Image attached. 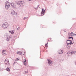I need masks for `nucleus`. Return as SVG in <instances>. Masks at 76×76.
Masks as SVG:
<instances>
[{"instance_id":"5","label":"nucleus","mask_w":76,"mask_h":76,"mask_svg":"<svg viewBox=\"0 0 76 76\" xmlns=\"http://www.w3.org/2000/svg\"><path fill=\"white\" fill-rule=\"evenodd\" d=\"M48 63L49 64V65H50V66H52L53 63V61L50 59H48Z\"/></svg>"},{"instance_id":"12","label":"nucleus","mask_w":76,"mask_h":76,"mask_svg":"<svg viewBox=\"0 0 76 76\" xmlns=\"http://www.w3.org/2000/svg\"><path fill=\"white\" fill-rule=\"evenodd\" d=\"M4 62L5 63H9V60H7V59H6L5 60Z\"/></svg>"},{"instance_id":"6","label":"nucleus","mask_w":76,"mask_h":76,"mask_svg":"<svg viewBox=\"0 0 76 76\" xmlns=\"http://www.w3.org/2000/svg\"><path fill=\"white\" fill-rule=\"evenodd\" d=\"M45 9L44 10V8L42 9V12H41V15L42 16H43L44 15V14L45 13Z\"/></svg>"},{"instance_id":"25","label":"nucleus","mask_w":76,"mask_h":76,"mask_svg":"<svg viewBox=\"0 0 76 76\" xmlns=\"http://www.w3.org/2000/svg\"><path fill=\"white\" fill-rule=\"evenodd\" d=\"M26 72V73H28V71H25Z\"/></svg>"},{"instance_id":"13","label":"nucleus","mask_w":76,"mask_h":76,"mask_svg":"<svg viewBox=\"0 0 76 76\" xmlns=\"http://www.w3.org/2000/svg\"><path fill=\"white\" fill-rule=\"evenodd\" d=\"M23 63H24V64L25 66H26V60H25V61H24Z\"/></svg>"},{"instance_id":"30","label":"nucleus","mask_w":76,"mask_h":76,"mask_svg":"<svg viewBox=\"0 0 76 76\" xmlns=\"http://www.w3.org/2000/svg\"><path fill=\"white\" fill-rule=\"evenodd\" d=\"M9 38H10V39L11 38V37H9Z\"/></svg>"},{"instance_id":"16","label":"nucleus","mask_w":76,"mask_h":76,"mask_svg":"<svg viewBox=\"0 0 76 76\" xmlns=\"http://www.w3.org/2000/svg\"><path fill=\"white\" fill-rule=\"evenodd\" d=\"M48 42H47L46 44H45V46L46 47H48Z\"/></svg>"},{"instance_id":"34","label":"nucleus","mask_w":76,"mask_h":76,"mask_svg":"<svg viewBox=\"0 0 76 76\" xmlns=\"http://www.w3.org/2000/svg\"><path fill=\"white\" fill-rule=\"evenodd\" d=\"M15 64V62L14 63V64Z\"/></svg>"},{"instance_id":"31","label":"nucleus","mask_w":76,"mask_h":76,"mask_svg":"<svg viewBox=\"0 0 76 76\" xmlns=\"http://www.w3.org/2000/svg\"><path fill=\"white\" fill-rule=\"evenodd\" d=\"M74 35H75V36H76V34H74Z\"/></svg>"},{"instance_id":"11","label":"nucleus","mask_w":76,"mask_h":76,"mask_svg":"<svg viewBox=\"0 0 76 76\" xmlns=\"http://www.w3.org/2000/svg\"><path fill=\"white\" fill-rule=\"evenodd\" d=\"M17 53L20 55H21V54H22V52L21 51H19Z\"/></svg>"},{"instance_id":"20","label":"nucleus","mask_w":76,"mask_h":76,"mask_svg":"<svg viewBox=\"0 0 76 76\" xmlns=\"http://www.w3.org/2000/svg\"><path fill=\"white\" fill-rule=\"evenodd\" d=\"M19 59L18 58H17L15 59V61H18V60H19Z\"/></svg>"},{"instance_id":"38","label":"nucleus","mask_w":76,"mask_h":76,"mask_svg":"<svg viewBox=\"0 0 76 76\" xmlns=\"http://www.w3.org/2000/svg\"><path fill=\"white\" fill-rule=\"evenodd\" d=\"M29 1H31V0H28Z\"/></svg>"},{"instance_id":"17","label":"nucleus","mask_w":76,"mask_h":76,"mask_svg":"<svg viewBox=\"0 0 76 76\" xmlns=\"http://www.w3.org/2000/svg\"><path fill=\"white\" fill-rule=\"evenodd\" d=\"M3 51L2 52V53L3 54H6V53L5 52L6 51L5 50H3Z\"/></svg>"},{"instance_id":"2","label":"nucleus","mask_w":76,"mask_h":76,"mask_svg":"<svg viewBox=\"0 0 76 76\" xmlns=\"http://www.w3.org/2000/svg\"><path fill=\"white\" fill-rule=\"evenodd\" d=\"M6 9H8L10 7V3L8 1H7L5 4Z\"/></svg>"},{"instance_id":"10","label":"nucleus","mask_w":76,"mask_h":76,"mask_svg":"<svg viewBox=\"0 0 76 76\" xmlns=\"http://www.w3.org/2000/svg\"><path fill=\"white\" fill-rule=\"evenodd\" d=\"M11 13L12 15H15V14L16 13V12H15V11H14V10H13L12 12H11Z\"/></svg>"},{"instance_id":"18","label":"nucleus","mask_w":76,"mask_h":76,"mask_svg":"<svg viewBox=\"0 0 76 76\" xmlns=\"http://www.w3.org/2000/svg\"><path fill=\"white\" fill-rule=\"evenodd\" d=\"M9 40H10V39H9V38L7 37V41H9Z\"/></svg>"},{"instance_id":"7","label":"nucleus","mask_w":76,"mask_h":76,"mask_svg":"<svg viewBox=\"0 0 76 76\" xmlns=\"http://www.w3.org/2000/svg\"><path fill=\"white\" fill-rule=\"evenodd\" d=\"M67 41H69V42L70 41L69 43H68V45H71V44H73V42H72V40H67Z\"/></svg>"},{"instance_id":"26","label":"nucleus","mask_w":76,"mask_h":76,"mask_svg":"<svg viewBox=\"0 0 76 76\" xmlns=\"http://www.w3.org/2000/svg\"><path fill=\"white\" fill-rule=\"evenodd\" d=\"M74 34H72V36H74Z\"/></svg>"},{"instance_id":"29","label":"nucleus","mask_w":76,"mask_h":76,"mask_svg":"<svg viewBox=\"0 0 76 76\" xmlns=\"http://www.w3.org/2000/svg\"><path fill=\"white\" fill-rule=\"evenodd\" d=\"M35 9H38V8H37H37H35Z\"/></svg>"},{"instance_id":"32","label":"nucleus","mask_w":76,"mask_h":76,"mask_svg":"<svg viewBox=\"0 0 76 76\" xmlns=\"http://www.w3.org/2000/svg\"><path fill=\"white\" fill-rule=\"evenodd\" d=\"M22 54H23V55H24V54H25V53H22Z\"/></svg>"},{"instance_id":"4","label":"nucleus","mask_w":76,"mask_h":76,"mask_svg":"<svg viewBox=\"0 0 76 76\" xmlns=\"http://www.w3.org/2000/svg\"><path fill=\"white\" fill-rule=\"evenodd\" d=\"M76 52H75L73 51L72 52H68L66 53L67 55V56H71L73 54H75Z\"/></svg>"},{"instance_id":"19","label":"nucleus","mask_w":76,"mask_h":76,"mask_svg":"<svg viewBox=\"0 0 76 76\" xmlns=\"http://www.w3.org/2000/svg\"><path fill=\"white\" fill-rule=\"evenodd\" d=\"M68 43H70V41L69 42L68 41H67V40L66 41V44L67 45H68L69 44Z\"/></svg>"},{"instance_id":"27","label":"nucleus","mask_w":76,"mask_h":76,"mask_svg":"<svg viewBox=\"0 0 76 76\" xmlns=\"http://www.w3.org/2000/svg\"><path fill=\"white\" fill-rule=\"evenodd\" d=\"M5 64L6 65L7 64V62H5Z\"/></svg>"},{"instance_id":"28","label":"nucleus","mask_w":76,"mask_h":76,"mask_svg":"<svg viewBox=\"0 0 76 76\" xmlns=\"http://www.w3.org/2000/svg\"><path fill=\"white\" fill-rule=\"evenodd\" d=\"M72 40H73V37H72V38H71Z\"/></svg>"},{"instance_id":"41","label":"nucleus","mask_w":76,"mask_h":76,"mask_svg":"<svg viewBox=\"0 0 76 76\" xmlns=\"http://www.w3.org/2000/svg\"><path fill=\"white\" fill-rule=\"evenodd\" d=\"M53 23H54V22H53Z\"/></svg>"},{"instance_id":"39","label":"nucleus","mask_w":76,"mask_h":76,"mask_svg":"<svg viewBox=\"0 0 76 76\" xmlns=\"http://www.w3.org/2000/svg\"><path fill=\"white\" fill-rule=\"evenodd\" d=\"M38 7H37V8H38Z\"/></svg>"},{"instance_id":"40","label":"nucleus","mask_w":76,"mask_h":76,"mask_svg":"<svg viewBox=\"0 0 76 76\" xmlns=\"http://www.w3.org/2000/svg\"><path fill=\"white\" fill-rule=\"evenodd\" d=\"M64 32H66L65 31H64Z\"/></svg>"},{"instance_id":"35","label":"nucleus","mask_w":76,"mask_h":76,"mask_svg":"<svg viewBox=\"0 0 76 76\" xmlns=\"http://www.w3.org/2000/svg\"><path fill=\"white\" fill-rule=\"evenodd\" d=\"M69 37H70V34H69Z\"/></svg>"},{"instance_id":"22","label":"nucleus","mask_w":76,"mask_h":76,"mask_svg":"<svg viewBox=\"0 0 76 76\" xmlns=\"http://www.w3.org/2000/svg\"><path fill=\"white\" fill-rule=\"evenodd\" d=\"M19 28H20V27H18L17 28V30H19Z\"/></svg>"},{"instance_id":"36","label":"nucleus","mask_w":76,"mask_h":76,"mask_svg":"<svg viewBox=\"0 0 76 76\" xmlns=\"http://www.w3.org/2000/svg\"><path fill=\"white\" fill-rule=\"evenodd\" d=\"M39 5H38L37 7H39Z\"/></svg>"},{"instance_id":"8","label":"nucleus","mask_w":76,"mask_h":76,"mask_svg":"<svg viewBox=\"0 0 76 76\" xmlns=\"http://www.w3.org/2000/svg\"><path fill=\"white\" fill-rule=\"evenodd\" d=\"M58 53L59 54H62L63 53V52L62 51V50H60L58 51Z\"/></svg>"},{"instance_id":"15","label":"nucleus","mask_w":76,"mask_h":76,"mask_svg":"<svg viewBox=\"0 0 76 76\" xmlns=\"http://www.w3.org/2000/svg\"><path fill=\"white\" fill-rule=\"evenodd\" d=\"M6 70H7V71H8V72L10 71V69L9 68L7 67V68L6 69Z\"/></svg>"},{"instance_id":"23","label":"nucleus","mask_w":76,"mask_h":76,"mask_svg":"<svg viewBox=\"0 0 76 76\" xmlns=\"http://www.w3.org/2000/svg\"><path fill=\"white\" fill-rule=\"evenodd\" d=\"M72 37H68V39H70L72 38Z\"/></svg>"},{"instance_id":"33","label":"nucleus","mask_w":76,"mask_h":76,"mask_svg":"<svg viewBox=\"0 0 76 76\" xmlns=\"http://www.w3.org/2000/svg\"><path fill=\"white\" fill-rule=\"evenodd\" d=\"M50 39H51V38H50Z\"/></svg>"},{"instance_id":"3","label":"nucleus","mask_w":76,"mask_h":76,"mask_svg":"<svg viewBox=\"0 0 76 76\" xmlns=\"http://www.w3.org/2000/svg\"><path fill=\"white\" fill-rule=\"evenodd\" d=\"M8 26H9V24L7 23V22L5 23L2 25V28L4 29L7 28Z\"/></svg>"},{"instance_id":"14","label":"nucleus","mask_w":76,"mask_h":76,"mask_svg":"<svg viewBox=\"0 0 76 76\" xmlns=\"http://www.w3.org/2000/svg\"><path fill=\"white\" fill-rule=\"evenodd\" d=\"M9 32H10L11 34H14V31H9Z\"/></svg>"},{"instance_id":"37","label":"nucleus","mask_w":76,"mask_h":76,"mask_svg":"<svg viewBox=\"0 0 76 76\" xmlns=\"http://www.w3.org/2000/svg\"><path fill=\"white\" fill-rule=\"evenodd\" d=\"M68 47L69 48L70 46H68Z\"/></svg>"},{"instance_id":"24","label":"nucleus","mask_w":76,"mask_h":76,"mask_svg":"<svg viewBox=\"0 0 76 76\" xmlns=\"http://www.w3.org/2000/svg\"><path fill=\"white\" fill-rule=\"evenodd\" d=\"M27 18L24 17V18H23L24 20H25V19H27Z\"/></svg>"},{"instance_id":"9","label":"nucleus","mask_w":76,"mask_h":76,"mask_svg":"<svg viewBox=\"0 0 76 76\" xmlns=\"http://www.w3.org/2000/svg\"><path fill=\"white\" fill-rule=\"evenodd\" d=\"M10 4H11V6H12V8H13V9H16V6H15L13 5V4L10 3Z\"/></svg>"},{"instance_id":"1","label":"nucleus","mask_w":76,"mask_h":76,"mask_svg":"<svg viewBox=\"0 0 76 76\" xmlns=\"http://www.w3.org/2000/svg\"><path fill=\"white\" fill-rule=\"evenodd\" d=\"M16 4L19 6V7H21V6H23V3H24V2L23 1H19L17 2H16Z\"/></svg>"},{"instance_id":"21","label":"nucleus","mask_w":76,"mask_h":76,"mask_svg":"<svg viewBox=\"0 0 76 76\" xmlns=\"http://www.w3.org/2000/svg\"><path fill=\"white\" fill-rule=\"evenodd\" d=\"M72 34H73V32H71L70 33V34H70V36H72Z\"/></svg>"}]
</instances>
